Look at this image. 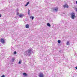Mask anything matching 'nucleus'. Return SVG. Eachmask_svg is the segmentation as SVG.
<instances>
[{
  "mask_svg": "<svg viewBox=\"0 0 77 77\" xmlns=\"http://www.w3.org/2000/svg\"><path fill=\"white\" fill-rule=\"evenodd\" d=\"M32 53L33 49L32 48H30L25 52L24 54L26 56H30Z\"/></svg>",
  "mask_w": 77,
  "mask_h": 77,
  "instance_id": "f257e3e1",
  "label": "nucleus"
},
{
  "mask_svg": "<svg viewBox=\"0 0 77 77\" xmlns=\"http://www.w3.org/2000/svg\"><path fill=\"white\" fill-rule=\"evenodd\" d=\"M69 14L71 15L72 19V20H74V18H75V13H70Z\"/></svg>",
  "mask_w": 77,
  "mask_h": 77,
  "instance_id": "f03ea898",
  "label": "nucleus"
},
{
  "mask_svg": "<svg viewBox=\"0 0 77 77\" xmlns=\"http://www.w3.org/2000/svg\"><path fill=\"white\" fill-rule=\"evenodd\" d=\"M39 77H44L45 76L44 75V74L42 73H40L39 75Z\"/></svg>",
  "mask_w": 77,
  "mask_h": 77,
  "instance_id": "7ed1b4c3",
  "label": "nucleus"
},
{
  "mask_svg": "<svg viewBox=\"0 0 77 77\" xmlns=\"http://www.w3.org/2000/svg\"><path fill=\"white\" fill-rule=\"evenodd\" d=\"M53 9L54 12H57L58 11V8H53Z\"/></svg>",
  "mask_w": 77,
  "mask_h": 77,
  "instance_id": "20e7f679",
  "label": "nucleus"
},
{
  "mask_svg": "<svg viewBox=\"0 0 77 77\" xmlns=\"http://www.w3.org/2000/svg\"><path fill=\"white\" fill-rule=\"evenodd\" d=\"M1 42L2 44H4V43H5V40L4 39H3L1 38Z\"/></svg>",
  "mask_w": 77,
  "mask_h": 77,
  "instance_id": "39448f33",
  "label": "nucleus"
},
{
  "mask_svg": "<svg viewBox=\"0 0 77 77\" xmlns=\"http://www.w3.org/2000/svg\"><path fill=\"white\" fill-rule=\"evenodd\" d=\"M28 13L29 15H30V10L29 9H28Z\"/></svg>",
  "mask_w": 77,
  "mask_h": 77,
  "instance_id": "423d86ee",
  "label": "nucleus"
},
{
  "mask_svg": "<svg viewBox=\"0 0 77 77\" xmlns=\"http://www.w3.org/2000/svg\"><path fill=\"white\" fill-rule=\"evenodd\" d=\"M19 17H20V18H21V17H23V16H24V14H20L19 15Z\"/></svg>",
  "mask_w": 77,
  "mask_h": 77,
  "instance_id": "0eeeda50",
  "label": "nucleus"
},
{
  "mask_svg": "<svg viewBox=\"0 0 77 77\" xmlns=\"http://www.w3.org/2000/svg\"><path fill=\"white\" fill-rule=\"evenodd\" d=\"M23 75L24 76H27V73H26L24 72L23 74Z\"/></svg>",
  "mask_w": 77,
  "mask_h": 77,
  "instance_id": "6e6552de",
  "label": "nucleus"
},
{
  "mask_svg": "<svg viewBox=\"0 0 77 77\" xmlns=\"http://www.w3.org/2000/svg\"><path fill=\"white\" fill-rule=\"evenodd\" d=\"M26 28H29V24H27L26 26Z\"/></svg>",
  "mask_w": 77,
  "mask_h": 77,
  "instance_id": "1a4fd4ad",
  "label": "nucleus"
},
{
  "mask_svg": "<svg viewBox=\"0 0 77 77\" xmlns=\"http://www.w3.org/2000/svg\"><path fill=\"white\" fill-rule=\"evenodd\" d=\"M63 7L64 8H68V6L65 5L63 6Z\"/></svg>",
  "mask_w": 77,
  "mask_h": 77,
  "instance_id": "9d476101",
  "label": "nucleus"
},
{
  "mask_svg": "<svg viewBox=\"0 0 77 77\" xmlns=\"http://www.w3.org/2000/svg\"><path fill=\"white\" fill-rule=\"evenodd\" d=\"M47 26H48L49 27H51V25H50V24L49 23H47Z\"/></svg>",
  "mask_w": 77,
  "mask_h": 77,
  "instance_id": "9b49d317",
  "label": "nucleus"
},
{
  "mask_svg": "<svg viewBox=\"0 0 77 77\" xmlns=\"http://www.w3.org/2000/svg\"><path fill=\"white\" fill-rule=\"evenodd\" d=\"M30 18L32 19V20H33V19H34V17L33 16H31L30 17Z\"/></svg>",
  "mask_w": 77,
  "mask_h": 77,
  "instance_id": "f8f14e48",
  "label": "nucleus"
},
{
  "mask_svg": "<svg viewBox=\"0 0 77 77\" xmlns=\"http://www.w3.org/2000/svg\"><path fill=\"white\" fill-rule=\"evenodd\" d=\"M29 4V2H28L25 5L26 6H27Z\"/></svg>",
  "mask_w": 77,
  "mask_h": 77,
  "instance_id": "ddd939ff",
  "label": "nucleus"
},
{
  "mask_svg": "<svg viewBox=\"0 0 77 77\" xmlns=\"http://www.w3.org/2000/svg\"><path fill=\"white\" fill-rule=\"evenodd\" d=\"M18 63L19 64H21V60H19Z\"/></svg>",
  "mask_w": 77,
  "mask_h": 77,
  "instance_id": "4468645a",
  "label": "nucleus"
},
{
  "mask_svg": "<svg viewBox=\"0 0 77 77\" xmlns=\"http://www.w3.org/2000/svg\"><path fill=\"white\" fill-rule=\"evenodd\" d=\"M60 42H61V41H60V40H58V44H60Z\"/></svg>",
  "mask_w": 77,
  "mask_h": 77,
  "instance_id": "2eb2a0df",
  "label": "nucleus"
},
{
  "mask_svg": "<svg viewBox=\"0 0 77 77\" xmlns=\"http://www.w3.org/2000/svg\"><path fill=\"white\" fill-rule=\"evenodd\" d=\"M69 42H67L66 43V45H69Z\"/></svg>",
  "mask_w": 77,
  "mask_h": 77,
  "instance_id": "dca6fc26",
  "label": "nucleus"
},
{
  "mask_svg": "<svg viewBox=\"0 0 77 77\" xmlns=\"http://www.w3.org/2000/svg\"><path fill=\"white\" fill-rule=\"evenodd\" d=\"M5 77V75H3L2 76H1V77Z\"/></svg>",
  "mask_w": 77,
  "mask_h": 77,
  "instance_id": "f3484780",
  "label": "nucleus"
},
{
  "mask_svg": "<svg viewBox=\"0 0 77 77\" xmlns=\"http://www.w3.org/2000/svg\"><path fill=\"white\" fill-rule=\"evenodd\" d=\"M14 54H17V52L16 51H14Z\"/></svg>",
  "mask_w": 77,
  "mask_h": 77,
  "instance_id": "a211bd4d",
  "label": "nucleus"
},
{
  "mask_svg": "<svg viewBox=\"0 0 77 77\" xmlns=\"http://www.w3.org/2000/svg\"><path fill=\"white\" fill-rule=\"evenodd\" d=\"M75 11H76V12H77V8H75Z\"/></svg>",
  "mask_w": 77,
  "mask_h": 77,
  "instance_id": "6ab92c4d",
  "label": "nucleus"
},
{
  "mask_svg": "<svg viewBox=\"0 0 77 77\" xmlns=\"http://www.w3.org/2000/svg\"><path fill=\"white\" fill-rule=\"evenodd\" d=\"M14 59H12V62H14Z\"/></svg>",
  "mask_w": 77,
  "mask_h": 77,
  "instance_id": "aec40b11",
  "label": "nucleus"
},
{
  "mask_svg": "<svg viewBox=\"0 0 77 77\" xmlns=\"http://www.w3.org/2000/svg\"><path fill=\"white\" fill-rule=\"evenodd\" d=\"M17 15H19V13H18V12H17Z\"/></svg>",
  "mask_w": 77,
  "mask_h": 77,
  "instance_id": "412c9836",
  "label": "nucleus"
},
{
  "mask_svg": "<svg viewBox=\"0 0 77 77\" xmlns=\"http://www.w3.org/2000/svg\"><path fill=\"white\" fill-rule=\"evenodd\" d=\"M17 12H18V9H17Z\"/></svg>",
  "mask_w": 77,
  "mask_h": 77,
  "instance_id": "4be33fe9",
  "label": "nucleus"
},
{
  "mask_svg": "<svg viewBox=\"0 0 77 77\" xmlns=\"http://www.w3.org/2000/svg\"><path fill=\"white\" fill-rule=\"evenodd\" d=\"M75 69H77V66H76V67H75Z\"/></svg>",
  "mask_w": 77,
  "mask_h": 77,
  "instance_id": "5701e85b",
  "label": "nucleus"
},
{
  "mask_svg": "<svg viewBox=\"0 0 77 77\" xmlns=\"http://www.w3.org/2000/svg\"><path fill=\"white\" fill-rule=\"evenodd\" d=\"M0 17H2V15L0 14Z\"/></svg>",
  "mask_w": 77,
  "mask_h": 77,
  "instance_id": "b1692460",
  "label": "nucleus"
},
{
  "mask_svg": "<svg viewBox=\"0 0 77 77\" xmlns=\"http://www.w3.org/2000/svg\"><path fill=\"white\" fill-rule=\"evenodd\" d=\"M76 4H77V1H76Z\"/></svg>",
  "mask_w": 77,
  "mask_h": 77,
  "instance_id": "393cba45",
  "label": "nucleus"
},
{
  "mask_svg": "<svg viewBox=\"0 0 77 77\" xmlns=\"http://www.w3.org/2000/svg\"><path fill=\"white\" fill-rule=\"evenodd\" d=\"M61 52V51H59L60 53Z\"/></svg>",
  "mask_w": 77,
  "mask_h": 77,
  "instance_id": "a878e982",
  "label": "nucleus"
},
{
  "mask_svg": "<svg viewBox=\"0 0 77 77\" xmlns=\"http://www.w3.org/2000/svg\"><path fill=\"white\" fill-rule=\"evenodd\" d=\"M63 14H65V13H63Z\"/></svg>",
  "mask_w": 77,
  "mask_h": 77,
  "instance_id": "bb28decb",
  "label": "nucleus"
}]
</instances>
